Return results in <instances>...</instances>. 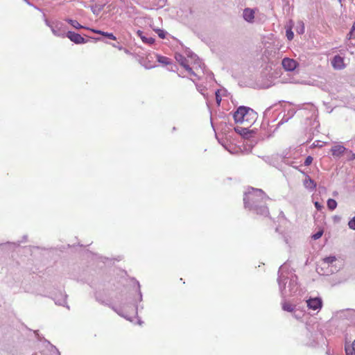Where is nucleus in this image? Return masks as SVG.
Instances as JSON below:
<instances>
[{
	"label": "nucleus",
	"instance_id": "nucleus-1",
	"mask_svg": "<svg viewBox=\"0 0 355 355\" xmlns=\"http://www.w3.org/2000/svg\"><path fill=\"white\" fill-rule=\"evenodd\" d=\"M268 199V196L263 190L250 187L244 193V207L253 214L268 216L269 210L266 206V200Z\"/></svg>",
	"mask_w": 355,
	"mask_h": 355
},
{
	"label": "nucleus",
	"instance_id": "nucleus-2",
	"mask_svg": "<svg viewBox=\"0 0 355 355\" xmlns=\"http://www.w3.org/2000/svg\"><path fill=\"white\" fill-rule=\"evenodd\" d=\"M277 283L283 299L288 295H295L299 290L297 276L294 271L288 269L286 263H284L279 268Z\"/></svg>",
	"mask_w": 355,
	"mask_h": 355
},
{
	"label": "nucleus",
	"instance_id": "nucleus-3",
	"mask_svg": "<svg viewBox=\"0 0 355 355\" xmlns=\"http://www.w3.org/2000/svg\"><path fill=\"white\" fill-rule=\"evenodd\" d=\"M46 25L51 28L53 34L57 37H64L69 31L64 24H46Z\"/></svg>",
	"mask_w": 355,
	"mask_h": 355
},
{
	"label": "nucleus",
	"instance_id": "nucleus-4",
	"mask_svg": "<svg viewBox=\"0 0 355 355\" xmlns=\"http://www.w3.org/2000/svg\"><path fill=\"white\" fill-rule=\"evenodd\" d=\"M71 24L73 25V27L75 28H76V29H80V28L87 29V30H89L90 31H92L93 33L99 34V35L103 36L105 38H107V39H110V40H116V37L112 33L104 32V31H102L101 30L90 28L89 27H87V26H83L81 24Z\"/></svg>",
	"mask_w": 355,
	"mask_h": 355
},
{
	"label": "nucleus",
	"instance_id": "nucleus-5",
	"mask_svg": "<svg viewBox=\"0 0 355 355\" xmlns=\"http://www.w3.org/2000/svg\"><path fill=\"white\" fill-rule=\"evenodd\" d=\"M248 107L240 106L233 114V118L235 123L245 122V116L248 114Z\"/></svg>",
	"mask_w": 355,
	"mask_h": 355
},
{
	"label": "nucleus",
	"instance_id": "nucleus-6",
	"mask_svg": "<svg viewBox=\"0 0 355 355\" xmlns=\"http://www.w3.org/2000/svg\"><path fill=\"white\" fill-rule=\"evenodd\" d=\"M66 37L76 44H82L87 42V40L83 37L80 34L73 31H67Z\"/></svg>",
	"mask_w": 355,
	"mask_h": 355
},
{
	"label": "nucleus",
	"instance_id": "nucleus-7",
	"mask_svg": "<svg viewBox=\"0 0 355 355\" xmlns=\"http://www.w3.org/2000/svg\"><path fill=\"white\" fill-rule=\"evenodd\" d=\"M282 64L283 68L288 71H294L298 66L296 60L289 58H284L282 61Z\"/></svg>",
	"mask_w": 355,
	"mask_h": 355
},
{
	"label": "nucleus",
	"instance_id": "nucleus-8",
	"mask_svg": "<svg viewBox=\"0 0 355 355\" xmlns=\"http://www.w3.org/2000/svg\"><path fill=\"white\" fill-rule=\"evenodd\" d=\"M306 304L309 309L320 310L322 306V300L320 297L309 298L306 300Z\"/></svg>",
	"mask_w": 355,
	"mask_h": 355
},
{
	"label": "nucleus",
	"instance_id": "nucleus-9",
	"mask_svg": "<svg viewBox=\"0 0 355 355\" xmlns=\"http://www.w3.org/2000/svg\"><path fill=\"white\" fill-rule=\"evenodd\" d=\"M184 52L187 54V57L194 60V64L198 65L199 69L202 70V73H205V64L202 63L201 60H200L197 55L194 53H193L189 48H186Z\"/></svg>",
	"mask_w": 355,
	"mask_h": 355
},
{
	"label": "nucleus",
	"instance_id": "nucleus-10",
	"mask_svg": "<svg viewBox=\"0 0 355 355\" xmlns=\"http://www.w3.org/2000/svg\"><path fill=\"white\" fill-rule=\"evenodd\" d=\"M331 65L334 69L336 70H341L345 67L344 63V58L339 55L334 56L331 61Z\"/></svg>",
	"mask_w": 355,
	"mask_h": 355
},
{
	"label": "nucleus",
	"instance_id": "nucleus-11",
	"mask_svg": "<svg viewBox=\"0 0 355 355\" xmlns=\"http://www.w3.org/2000/svg\"><path fill=\"white\" fill-rule=\"evenodd\" d=\"M345 151H347V149L341 145L334 146L331 149L332 155L336 157H340Z\"/></svg>",
	"mask_w": 355,
	"mask_h": 355
},
{
	"label": "nucleus",
	"instance_id": "nucleus-12",
	"mask_svg": "<svg viewBox=\"0 0 355 355\" xmlns=\"http://www.w3.org/2000/svg\"><path fill=\"white\" fill-rule=\"evenodd\" d=\"M67 295L60 293L58 297H55L53 300L56 304L66 306L68 309H69V306L67 304Z\"/></svg>",
	"mask_w": 355,
	"mask_h": 355
},
{
	"label": "nucleus",
	"instance_id": "nucleus-13",
	"mask_svg": "<svg viewBox=\"0 0 355 355\" xmlns=\"http://www.w3.org/2000/svg\"><path fill=\"white\" fill-rule=\"evenodd\" d=\"M157 60L159 63L163 64L164 65H171V68L170 69V70L174 71L173 66L172 65V61L169 58L160 55H157ZM174 67H176L175 65H174Z\"/></svg>",
	"mask_w": 355,
	"mask_h": 355
},
{
	"label": "nucleus",
	"instance_id": "nucleus-14",
	"mask_svg": "<svg viewBox=\"0 0 355 355\" xmlns=\"http://www.w3.org/2000/svg\"><path fill=\"white\" fill-rule=\"evenodd\" d=\"M234 131L239 135L243 136L244 138H249L251 134V132L248 128L236 126L234 128Z\"/></svg>",
	"mask_w": 355,
	"mask_h": 355
},
{
	"label": "nucleus",
	"instance_id": "nucleus-15",
	"mask_svg": "<svg viewBox=\"0 0 355 355\" xmlns=\"http://www.w3.org/2000/svg\"><path fill=\"white\" fill-rule=\"evenodd\" d=\"M304 185L306 189L314 190L316 188V183L309 175L304 180Z\"/></svg>",
	"mask_w": 355,
	"mask_h": 355
},
{
	"label": "nucleus",
	"instance_id": "nucleus-16",
	"mask_svg": "<svg viewBox=\"0 0 355 355\" xmlns=\"http://www.w3.org/2000/svg\"><path fill=\"white\" fill-rule=\"evenodd\" d=\"M243 18L247 21H250L254 17V11L250 8H245L243 10Z\"/></svg>",
	"mask_w": 355,
	"mask_h": 355
},
{
	"label": "nucleus",
	"instance_id": "nucleus-17",
	"mask_svg": "<svg viewBox=\"0 0 355 355\" xmlns=\"http://www.w3.org/2000/svg\"><path fill=\"white\" fill-rule=\"evenodd\" d=\"M248 114L245 116V122L251 123L252 121H254L257 118V112H254L252 108L248 107Z\"/></svg>",
	"mask_w": 355,
	"mask_h": 355
},
{
	"label": "nucleus",
	"instance_id": "nucleus-18",
	"mask_svg": "<svg viewBox=\"0 0 355 355\" xmlns=\"http://www.w3.org/2000/svg\"><path fill=\"white\" fill-rule=\"evenodd\" d=\"M137 34L141 37V40L146 44H152L155 42L154 38H153L151 37H146V35H144V33L141 31H138Z\"/></svg>",
	"mask_w": 355,
	"mask_h": 355
},
{
	"label": "nucleus",
	"instance_id": "nucleus-19",
	"mask_svg": "<svg viewBox=\"0 0 355 355\" xmlns=\"http://www.w3.org/2000/svg\"><path fill=\"white\" fill-rule=\"evenodd\" d=\"M282 309L285 311L288 312H294L295 309V306H293V304L288 303L286 302H284L282 303Z\"/></svg>",
	"mask_w": 355,
	"mask_h": 355
},
{
	"label": "nucleus",
	"instance_id": "nucleus-20",
	"mask_svg": "<svg viewBox=\"0 0 355 355\" xmlns=\"http://www.w3.org/2000/svg\"><path fill=\"white\" fill-rule=\"evenodd\" d=\"M175 58L177 60V62H178L180 63V64L181 66H182V67L187 62H188L187 58L184 56H183L182 54H180V53H176L175 55Z\"/></svg>",
	"mask_w": 355,
	"mask_h": 355
},
{
	"label": "nucleus",
	"instance_id": "nucleus-21",
	"mask_svg": "<svg viewBox=\"0 0 355 355\" xmlns=\"http://www.w3.org/2000/svg\"><path fill=\"white\" fill-rule=\"evenodd\" d=\"M327 207L329 210H334L337 207V202L332 198H329L327 200Z\"/></svg>",
	"mask_w": 355,
	"mask_h": 355
},
{
	"label": "nucleus",
	"instance_id": "nucleus-22",
	"mask_svg": "<svg viewBox=\"0 0 355 355\" xmlns=\"http://www.w3.org/2000/svg\"><path fill=\"white\" fill-rule=\"evenodd\" d=\"M292 28H293V26H290L289 27L286 28V35L287 39L289 41L292 40L294 37V33L292 31Z\"/></svg>",
	"mask_w": 355,
	"mask_h": 355
},
{
	"label": "nucleus",
	"instance_id": "nucleus-23",
	"mask_svg": "<svg viewBox=\"0 0 355 355\" xmlns=\"http://www.w3.org/2000/svg\"><path fill=\"white\" fill-rule=\"evenodd\" d=\"M336 258L335 256H329L323 259L324 263L327 264L328 266L331 265L334 261H336Z\"/></svg>",
	"mask_w": 355,
	"mask_h": 355
},
{
	"label": "nucleus",
	"instance_id": "nucleus-24",
	"mask_svg": "<svg viewBox=\"0 0 355 355\" xmlns=\"http://www.w3.org/2000/svg\"><path fill=\"white\" fill-rule=\"evenodd\" d=\"M104 4L94 5L92 6V10L95 15H98L99 12L103 9Z\"/></svg>",
	"mask_w": 355,
	"mask_h": 355
},
{
	"label": "nucleus",
	"instance_id": "nucleus-25",
	"mask_svg": "<svg viewBox=\"0 0 355 355\" xmlns=\"http://www.w3.org/2000/svg\"><path fill=\"white\" fill-rule=\"evenodd\" d=\"M111 308L117 313L119 315L126 318L127 320H130V318L128 317V315H125L123 312L122 308H115L114 306H112Z\"/></svg>",
	"mask_w": 355,
	"mask_h": 355
},
{
	"label": "nucleus",
	"instance_id": "nucleus-26",
	"mask_svg": "<svg viewBox=\"0 0 355 355\" xmlns=\"http://www.w3.org/2000/svg\"><path fill=\"white\" fill-rule=\"evenodd\" d=\"M183 67L192 76H198V73L193 70V68L187 62Z\"/></svg>",
	"mask_w": 355,
	"mask_h": 355
},
{
	"label": "nucleus",
	"instance_id": "nucleus-27",
	"mask_svg": "<svg viewBox=\"0 0 355 355\" xmlns=\"http://www.w3.org/2000/svg\"><path fill=\"white\" fill-rule=\"evenodd\" d=\"M354 37H355V24H353L352 28H351L349 33L347 35V39L348 40H349Z\"/></svg>",
	"mask_w": 355,
	"mask_h": 355
},
{
	"label": "nucleus",
	"instance_id": "nucleus-28",
	"mask_svg": "<svg viewBox=\"0 0 355 355\" xmlns=\"http://www.w3.org/2000/svg\"><path fill=\"white\" fill-rule=\"evenodd\" d=\"M297 26L295 28L296 32L299 35H302L304 33V24H297Z\"/></svg>",
	"mask_w": 355,
	"mask_h": 355
},
{
	"label": "nucleus",
	"instance_id": "nucleus-29",
	"mask_svg": "<svg viewBox=\"0 0 355 355\" xmlns=\"http://www.w3.org/2000/svg\"><path fill=\"white\" fill-rule=\"evenodd\" d=\"M153 30L157 33L158 34V36L162 38V39H164L166 37V32L162 29H155L154 28H153Z\"/></svg>",
	"mask_w": 355,
	"mask_h": 355
},
{
	"label": "nucleus",
	"instance_id": "nucleus-30",
	"mask_svg": "<svg viewBox=\"0 0 355 355\" xmlns=\"http://www.w3.org/2000/svg\"><path fill=\"white\" fill-rule=\"evenodd\" d=\"M345 350L346 355H355V351L353 348H349V346L345 345Z\"/></svg>",
	"mask_w": 355,
	"mask_h": 355
},
{
	"label": "nucleus",
	"instance_id": "nucleus-31",
	"mask_svg": "<svg viewBox=\"0 0 355 355\" xmlns=\"http://www.w3.org/2000/svg\"><path fill=\"white\" fill-rule=\"evenodd\" d=\"M136 284H137V291L138 292V294H139V300L140 302L142 301V293H141V289H140V284H139V282L138 281H136Z\"/></svg>",
	"mask_w": 355,
	"mask_h": 355
},
{
	"label": "nucleus",
	"instance_id": "nucleus-32",
	"mask_svg": "<svg viewBox=\"0 0 355 355\" xmlns=\"http://www.w3.org/2000/svg\"><path fill=\"white\" fill-rule=\"evenodd\" d=\"M322 234L323 230H319L318 232L313 234L312 239H313L314 240H317L320 239L322 236Z\"/></svg>",
	"mask_w": 355,
	"mask_h": 355
},
{
	"label": "nucleus",
	"instance_id": "nucleus-33",
	"mask_svg": "<svg viewBox=\"0 0 355 355\" xmlns=\"http://www.w3.org/2000/svg\"><path fill=\"white\" fill-rule=\"evenodd\" d=\"M348 226L350 229L355 230V216L348 222Z\"/></svg>",
	"mask_w": 355,
	"mask_h": 355
},
{
	"label": "nucleus",
	"instance_id": "nucleus-34",
	"mask_svg": "<svg viewBox=\"0 0 355 355\" xmlns=\"http://www.w3.org/2000/svg\"><path fill=\"white\" fill-rule=\"evenodd\" d=\"M313 159L311 156L306 157L304 162V166H309L312 163Z\"/></svg>",
	"mask_w": 355,
	"mask_h": 355
},
{
	"label": "nucleus",
	"instance_id": "nucleus-35",
	"mask_svg": "<svg viewBox=\"0 0 355 355\" xmlns=\"http://www.w3.org/2000/svg\"><path fill=\"white\" fill-rule=\"evenodd\" d=\"M347 159L351 161L355 159V153H354L352 150H347Z\"/></svg>",
	"mask_w": 355,
	"mask_h": 355
},
{
	"label": "nucleus",
	"instance_id": "nucleus-36",
	"mask_svg": "<svg viewBox=\"0 0 355 355\" xmlns=\"http://www.w3.org/2000/svg\"><path fill=\"white\" fill-rule=\"evenodd\" d=\"M290 119L288 117L287 115L284 114L281 121L279 122L278 125L283 124L284 123H286Z\"/></svg>",
	"mask_w": 355,
	"mask_h": 355
},
{
	"label": "nucleus",
	"instance_id": "nucleus-37",
	"mask_svg": "<svg viewBox=\"0 0 355 355\" xmlns=\"http://www.w3.org/2000/svg\"><path fill=\"white\" fill-rule=\"evenodd\" d=\"M295 111L293 109H291L288 111L286 115H287L289 119H291L295 115Z\"/></svg>",
	"mask_w": 355,
	"mask_h": 355
},
{
	"label": "nucleus",
	"instance_id": "nucleus-38",
	"mask_svg": "<svg viewBox=\"0 0 355 355\" xmlns=\"http://www.w3.org/2000/svg\"><path fill=\"white\" fill-rule=\"evenodd\" d=\"M216 102L218 105H220V101H221V98L219 95V90H217L216 92Z\"/></svg>",
	"mask_w": 355,
	"mask_h": 355
},
{
	"label": "nucleus",
	"instance_id": "nucleus-39",
	"mask_svg": "<svg viewBox=\"0 0 355 355\" xmlns=\"http://www.w3.org/2000/svg\"><path fill=\"white\" fill-rule=\"evenodd\" d=\"M112 46L113 47H115L116 49H118L119 50H122L123 49V47L119 44V43H117V44H112Z\"/></svg>",
	"mask_w": 355,
	"mask_h": 355
},
{
	"label": "nucleus",
	"instance_id": "nucleus-40",
	"mask_svg": "<svg viewBox=\"0 0 355 355\" xmlns=\"http://www.w3.org/2000/svg\"><path fill=\"white\" fill-rule=\"evenodd\" d=\"M314 205L318 210H320L322 208V205H321L318 202H315Z\"/></svg>",
	"mask_w": 355,
	"mask_h": 355
},
{
	"label": "nucleus",
	"instance_id": "nucleus-41",
	"mask_svg": "<svg viewBox=\"0 0 355 355\" xmlns=\"http://www.w3.org/2000/svg\"><path fill=\"white\" fill-rule=\"evenodd\" d=\"M296 312H297V310H295V311L293 312V315H294V316H295L296 318H297V319L300 318H301V315H302V312H300L299 313H297Z\"/></svg>",
	"mask_w": 355,
	"mask_h": 355
},
{
	"label": "nucleus",
	"instance_id": "nucleus-42",
	"mask_svg": "<svg viewBox=\"0 0 355 355\" xmlns=\"http://www.w3.org/2000/svg\"><path fill=\"white\" fill-rule=\"evenodd\" d=\"M132 306H133V309H134V313L135 314H137V309H138L137 305L135 304V302H133Z\"/></svg>",
	"mask_w": 355,
	"mask_h": 355
},
{
	"label": "nucleus",
	"instance_id": "nucleus-43",
	"mask_svg": "<svg viewBox=\"0 0 355 355\" xmlns=\"http://www.w3.org/2000/svg\"><path fill=\"white\" fill-rule=\"evenodd\" d=\"M196 86H197V89H198V90L201 94H203V93H202V90H203L202 87L201 86L198 85H197Z\"/></svg>",
	"mask_w": 355,
	"mask_h": 355
},
{
	"label": "nucleus",
	"instance_id": "nucleus-44",
	"mask_svg": "<svg viewBox=\"0 0 355 355\" xmlns=\"http://www.w3.org/2000/svg\"><path fill=\"white\" fill-rule=\"evenodd\" d=\"M349 348H353L354 351H355V340L352 343V346H349Z\"/></svg>",
	"mask_w": 355,
	"mask_h": 355
},
{
	"label": "nucleus",
	"instance_id": "nucleus-45",
	"mask_svg": "<svg viewBox=\"0 0 355 355\" xmlns=\"http://www.w3.org/2000/svg\"><path fill=\"white\" fill-rule=\"evenodd\" d=\"M314 344H315V342H314V341H313V342H311V343H306V345H310V346H313V345H314Z\"/></svg>",
	"mask_w": 355,
	"mask_h": 355
},
{
	"label": "nucleus",
	"instance_id": "nucleus-46",
	"mask_svg": "<svg viewBox=\"0 0 355 355\" xmlns=\"http://www.w3.org/2000/svg\"><path fill=\"white\" fill-rule=\"evenodd\" d=\"M96 40H104L103 39H102L101 37H96V38H94Z\"/></svg>",
	"mask_w": 355,
	"mask_h": 355
},
{
	"label": "nucleus",
	"instance_id": "nucleus-47",
	"mask_svg": "<svg viewBox=\"0 0 355 355\" xmlns=\"http://www.w3.org/2000/svg\"><path fill=\"white\" fill-rule=\"evenodd\" d=\"M123 50L124 51L125 53H129V51L128 49L123 48Z\"/></svg>",
	"mask_w": 355,
	"mask_h": 355
},
{
	"label": "nucleus",
	"instance_id": "nucleus-48",
	"mask_svg": "<svg viewBox=\"0 0 355 355\" xmlns=\"http://www.w3.org/2000/svg\"><path fill=\"white\" fill-rule=\"evenodd\" d=\"M67 22L72 23V22H76V21H73V20H72V19H69V20L67 21Z\"/></svg>",
	"mask_w": 355,
	"mask_h": 355
},
{
	"label": "nucleus",
	"instance_id": "nucleus-49",
	"mask_svg": "<svg viewBox=\"0 0 355 355\" xmlns=\"http://www.w3.org/2000/svg\"><path fill=\"white\" fill-rule=\"evenodd\" d=\"M287 164H289V165H291V166H293V167H295V166H293V162H292L291 163H287Z\"/></svg>",
	"mask_w": 355,
	"mask_h": 355
},
{
	"label": "nucleus",
	"instance_id": "nucleus-50",
	"mask_svg": "<svg viewBox=\"0 0 355 355\" xmlns=\"http://www.w3.org/2000/svg\"><path fill=\"white\" fill-rule=\"evenodd\" d=\"M96 300H97L98 302H100L101 304H104V302H103V301H100V300L98 299V297H96Z\"/></svg>",
	"mask_w": 355,
	"mask_h": 355
},
{
	"label": "nucleus",
	"instance_id": "nucleus-51",
	"mask_svg": "<svg viewBox=\"0 0 355 355\" xmlns=\"http://www.w3.org/2000/svg\"><path fill=\"white\" fill-rule=\"evenodd\" d=\"M209 75H210L211 76H214L213 73H211V72H210V73H209Z\"/></svg>",
	"mask_w": 355,
	"mask_h": 355
},
{
	"label": "nucleus",
	"instance_id": "nucleus-52",
	"mask_svg": "<svg viewBox=\"0 0 355 355\" xmlns=\"http://www.w3.org/2000/svg\"><path fill=\"white\" fill-rule=\"evenodd\" d=\"M139 322V324H141L142 323V321L139 320V322Z\"/></svg>",
	"mask_w": 355,
	"mask_h": 355
},
{
	"label": "nucleus",
	"instance_id": "nucleus-53",
	"mask_svg": "<svg viewBox=\"0 0 355 355\" xmlns=\"http://www.w3.org/2000/svg\"><path fill=\"white\" fill-rule=\"evenodd\" d=\"M338 1L340 3V4L342 5V0H338Z\"/></svg>",
	"mask_w": 355,
	"mask_h": 355
},
{
	"label": "nucleus",
	"instance_id": "nucleus-54",
	"mask_svg": "<svg viewBox=\"0 0 355 355\" xmlns=\"http://www.w3.org/2000/svg\"><path fill=\"white\" fill-rule=\"evenodd\" d=\"M198 35V36L200 37H201V35L199 34V33H196Z\"/></svg>",
	"mask_w": 355,
	"mask_h": 355
}]
</instances>
